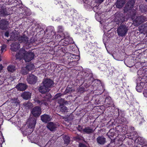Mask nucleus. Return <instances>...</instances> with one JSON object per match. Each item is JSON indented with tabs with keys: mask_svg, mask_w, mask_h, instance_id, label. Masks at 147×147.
Wrapping results in <instances>:
<instances>
[{
	"mask_svg": "<svg viewBox=\"0 0 147 147\" xmlns=\"http://www.w3.org/2000/svg\"><path fill=\"white\" fill-rule=\"evenodd\" d=\"M34 56V54L32 52H27L25 50L21 49L16 55V59H22L26 62H29L32 60Z\"/></svg>",
	"mask_w": 147,
	"mask_h": 147,
	"instance_id": "obj_1",
	"label": "nucleus"
},
{
	"mask_svg": "<svg viewBox=\"0 0 147 147\" xmlns=\"http://www.w3.org/2000/svg\"><path fill=\"white\" fill-rule=\"evenodd\" d=\"M128 30V27L126 25H122L118 27L117 33L119 36H125L127 33Z\"/></svg>",
	"mask_w": 147,
	"mask_h": 147,
	"instance_id": "obj_2",
	"label": "nucleus"
},
{
	"mask_svg": "<svg viewBox=\"0 0 147 147\" xmlns=\"http://www.w3.org/2000/svg\"><path fill=\"white\" fill-rule=\"evenodd\" d=\"M51 97V96L50 94L47 93L46 94V95L44 96V99L42 100H36V102L39 105H41L42 104H44L45 106H47L48 105L47 102L49 100Z\"/></svg>",
	"mask_w": 147,
	"mask_h": 147,
	"instance_id": "obj_3",
	"label": "nucleus"
},
{
	"mask_svg": "<svg viewBox=\"0 0 147 147\" xmlns=\"http://www.w3.org/2000/svg\"><path fill=\"white\" fill-rule=\"evenodd\" d=\"M41 109L38 106H36L32 108L31 110V114L36 117H38L41 113Z\"/></svg>",
	"mask_w": 147,
	"mask_h": 147,
	"instance_id": "obj_4",
	"label": "nucleus"
},
{
	"mask_svg": "<svg viewBox=\"0 0 147 147\" xmlns=\"http://www.w3.org/2000/svg\"><path fill=\"white\" fill-rule=\"evenodd\" d=\"M147 21V18L144 16H140L137 17L134 22L135 26H138L142 23Z\"/></svg>",
	"mask_w": 147,
	"mask_h": 147,
	"instance_id": "obj_5",
	"label": "nucleus"
},
{
	"mask_svg": "<svg viewBox=\"0 0 147 147\" xmlns=\"http://www.w3.org/2000/svg\"><path fill=\"white\" fill-rule=\"evenodd\" d=\"M115 21L118 22V24H122L125 21L124 16L123 13H117L115 14Z\"/></svg>",
	"mask_w": 147,
	"mask_h": 147,
	"instance_id": "obj_6",
	"label": "nucleus"
},
{
	"mask_svg": "<svg viewBox=\"0 0 147 147\" xmlns=\"http://www.w3.org/2000/svg\"><path fill=\"white\" fill-rule=\"evenodd\" d=\"M26 80L29 84H34L37 82V78L34 75L31 74L27 76Z\"/></svg>",
	"mask_w": 147,
	"mask_h": 147,
	"instance_id": "obj_7",
	"label": "nucleus"
},
{
	"mask_svg": "<svg viewBox=\"0 0 147 147\" xmlns=\"http://www.w3.org/2000/svg\"><path fill=\"white\" fill-rule=\"evenodd\" d=\"M135 3L134 0H129L124 8V12H127L133 8Z\"/></svg>",
	"mask_w": 147,
	"mask_h": 147,
	"instance_id": "obj_8",
	"label": "nucleus"
},
{
	"mask_svg": "<svg viewBox=\"0 0 147 147\" xmlns=\"http://www.w3.org/2000/svg\"><path fill=\"white\" fill-rule=\"evenodd\" d=\"M135 3L134 0H129L124 8V12H127L133 8Z\"/></svg>",
	"mask_w": 147,
	"mask_h": 147,
	"instance_id": "obj_9",
	"label": "nucleus"
},
{
	"mask_svg": "<svg viewBox=\"0 0 147 147\" xmlns=\"http://www.w3.org/2000/svg\"><path fill=\"white\" fill-rule=\"evenodd\" d=\"M73 57L70 58V61L69 63V64L71 66H75L77 65L78 61L79 60V57L78 56L71 54Z\"/></svg>",
	"mask_w": 147,
	"mask_h": 147,
	"instance_id": "obj_10",
	"label": "nucleus"
},
{
	"mask_svg": "<svg viewBox=\"0 0 147 147\" xmlns=\"http://www.w3.org/2000/svg\"><path fill=\"white\" fill-rule=\"evenodd\" d=\"M42 83L45 87L50 89L53 84V82L50 79H45L43 81Z\"/></svg>",
	"mask_w": 147,
	"mask_h": 147,
	"instance_id": "obj_11",
	"label": "nucleus"
},
{
	"mask_svg": "<svg viewBox=\"0 0 147 147\" xmlns=\"http://www.w3.org/2000/svg\"><path fill=\"white\" fill-rule=\"evenodd\" d=\"M32 40V39H31L30 42H29L28 41V38L24 35L23 36H20L18 38V40L20 43L23 42L28 44H30V43L34 42V41Z\"/></svg>",
	"mask_w": 147,
	"mask_h": 147,
	"instance_id": "obj_12",
	"label": "nucleus"
},
{
	"mask_svg": "<svg viewBox=\"0 0 147 147\" xmlns=\"http://www.w3.org/2000/svg\"><path fill=\"white\" fill-rule=\"evenodd\" d=\"M95 129H94L93 128L89 127H85L82 129V131L84 134H90L93 133Z\"/></svg>",
	"mask_w": 147,
	"mask_h": 147,
	"instance_id": "obj_13",
	"label": "nucleus"
},
{
	"mask_svg": "<svg viewBox=\"0 0 147 147\" xmlns=\"http://www.w3.org/2000/svg\"><path fill=\"white\" fill-rule=\"evenodd\" d=\"M9 24L8 22L6 20L3 19L0 21V29L5 30Z\"/></svg>",
	"mask_w": 147,
	"mask_h": 147,
	"instance_id": "obj_14",
	"label": "nucleus"
},
{
	"mask_svg": "<svg viewBox=\"0 0 147 147\" xmlns=\"http://www.w3.org/2000/svg\"><path fill=\"white\" fill-rule=\"evenodd\" d=\"M28 86L26 84L20 83L18 84L16 88L18 90L23 91L25 90L27 88Z\"/></svg>",
	"mask_w": 147,
	"mask_h": 147,
	"instance_id": "obj_15",
	"label": "nucleus"
},
{
	"mask_svg": "<svg viewBox=\"0 0 147 147\" xmlns=\"http://www.w3.org/2000/svg\"><path fill=\"white\" fill-rule=\"evenodd\" d=\"M41 120L44 122L47 123L51 120V117L49 115L45 114L40 117Z\"/></svg>",
	"mask_w": 147,
	"mask_h": 147,
	"instance_id": "obj_16",
	"label": "nucleus"
},
{
	"mask_svg": "<svg viewBox=\"0 0 147 147\" xmlns=\"http://www.w3.org/2000/svg\"><path fill=\"white\" fill-rule=\"evenodd\" d=\"M29 126L28 127L32 129L34 128L36 124V120L33 118H31L28 120Z\"/></svg>",
	"mask_w": 147,
	"mask_h": 147,
	"instance_id": "obj_17",
	"label": "nucleus"
},
{
	"mask_svg": "<svg viewBox=\"0 0 147 147\" xmlns=\"http://www.w3.org/2000/svg\"><path fill=\"white\" fill-rule=\"evenodd\" d=\"M11 50L13 51H16L20 47V44L17 42H15L12 43L11 45Z\"/></svg>",
	"mask_w": 147,
	"mask_h": 147,
	"instance_id": "obj_18",
	"label": "nucleus"
},
{
	"mask_svg": "<svg viewBox=\"0 0 147 147\" xmlns=\"http://www.w3.org/2000/svg\"><path fill=\"white\" fill-rule=\"evenodd\" d=\"M96 140L97 143L103 145L106 142V139L103 136L98 137Z\"/></svg>",
	"mask_w": 147,
	"mask_h": 147,
	"instance_id": "obj_19",
	"label": "nucleus"
},
{
	"mask_svg": "<svg viewBox=\"0 0 147 147\" xmlns=\"http://www.w3.org/2000/svg\"><path fill=\"white\" fill-rule=\"evenodd\" d=\"M125 2V0H117L115 5L117 8H120L123 6Z\"/></svg>",
	"mask_w": 147,
	"mask_h": 147,
	"instance_id": "obj_20",
	"label": "nucleus"
},
{
	"mask_svg": "<svg viewBox=\"0 0 147 147\" xmlns=\"http://www.w3.org/2000/svg\"><path fill=\"white\" fill-rule=\"evenodd\" d=\"M47 127L51 131H54L57 127V125L53 122H50L48 123Z\"/></svg>",
	"mask_w": 147,
	"mask_h": 147,
	"instance_id": "obj_21",
	"label": "nucleus"
},
{
	"mask_svg": "<svg viewBox=\"0 0 147 147\" xmlns=\"http://www.w3.org/2000/svg\"><path fill=\"white\" fill-rule=\"evenodd\" d=\"M38 89L39 92L42 94H44L46 92H49L50 90V89L45 87L43 84V85L40 86Z\"/></svg>",
	"mask_w": 147,
	"mask_h": 147,
	"instance_id": "obj_22",
	"label": "nucleus"
},
{
	"mask_svg": "<svg viewBox=\"0 0 147 147\" xmlns=\"http://www.w3.org/2000/svg\"><path fill=\"white\" fill-rule=\"evenodd\" d=\"M31 93L30 92H24L22 94L21 96L22 98L26 100L30 99L31 97Z\"/></svg>",
	"mask_w": 147,
	"mask_h": 147,
	"instance_id": "obj_23",
	"label": "nucleus"
},
{
	"mask_svg": "<svg viewBox=\"0 0 147 147\" xmlns=\"http://www.w3.org/2000/svg\"><path fill=\"white\" fill-rule=\"evenodd\" d=\"M24 105L26 108L28 109H30L33 107L32 104L30 102H25Z\"/></svg>",
	"mask_w": 147,
	"mask_h": 147,
	"instance_id": "obj_24",
	"label": "nucleus"
},
{
	"mask_svg": "<svg viewBox=\"0 0 147 147\" xmlns=\"http://www.w3.org/2000/svg\"><path fill=\"white\" fill-rule=\"evenodd\" d=\"M105 102L107 104L109 105H112L113 102L110 97H107L106 98Z\"/></svg>",
	"mask_w": 147,
	"mask_h": 147,
	"instance_id": "obj_25",
	"label": "nucleus"
},
{
	"mask_svg": "<svg viewBox=\"0 0 147 147\" xmlns=\"http://www.w3.org/2000/svg\"><path fill=\"white\" fill-rule=\"evenodd\" d=\"M140 10L143 13H145L147 11V7L143 5H141L140 6Z\"/></svg>",
	"mask_w": 147,
	"mask_h": 147,
	"instance_id": "obj_26",
	"label": "nucleus"
},
{
	"mask_svg": "<svg viewBox=\"0 0 147 147\" xmlns=\"http://www.w3.org/2000/svg\"><path fill=\"white\" fill-rule=\"evenodd\" d=\"M7 70L8 71L13 72L16 69L15 66L12 65H10L7 67Z\"/></svg>",
	"mask_w": 147,
	"mask_h": 147,
	"instance_id": "obj_27",
	"label": "nucleus"
},
{
	"mask_svg": "<svg viewBox=\"0 0 147 147\" xmlns=\"http://www.w3.org/2000/svg\"><path fill=\"white\" fill-rule=\"evenodd\" d=\"M63 140L65 143V144L67 145L69 143L70 141V139L68 136H65V137L64 138Z\"/></svg>",
	"mask_w": 147,
	"mask_h": 147,
	"instance_id": "obj_28",
	"label": "nucleus"
},
{
	"mask_svg": "<svg viewBox=\"0 0 147 147\" xmlns=\"http://www.w3.org/2000/svg\"><path fill=\"white\" fill-rule=\"evenodd\" d=\"M78 91L80 93H83L85 91V88L83 86H80L77 89Z\"/></svg>",
	"mask_w": 147,
	"mask_h": 147,
	"instance_id": "obj_29",
	"label": "nucleus"
},
{
	"mask_svg": "<svg viewBox=\"0 0 147 147\" xmlns=\"http://www.w3.org/2000/svg\"><path fill=\"white\" fill-rule=\"evenodd\" d=\"M26 67L28 70L29 71H31L32 70L34 69V65L32 64H30L27 65Z\"/></svg>",
	"mask_w": 147,
	"mask_h": 147,
	"instance_id": "obj_30",
	"label": "nucleus"
},
{
	"mask_svg": "<svg viewBox=\"0 0 147 147\" xmlns=\"http://www.w3.org/2000/svg\"><path fill=\"white\" fill-rule=\"evenodd\" d=\"M28 70L26 67H23L22 69V72L24 75H26L28 73Z\"/></svg>",
	"mask_w": 147,
	"mask_h": 147,
	"instance_id": "obj_31",
	"label": "nucleus"
},
{
	"mask_svg": "<svg viewBox=\"0 0 147 147\" xmlns=\"http://www.w3.org/2000/svg\"><path fill=\"white\" fill-rule=\"evenodd\" d=\"M61 111L62 112H65L67 110V107L64 105H60Z\"/></svg>",
	"mask_w": 147,
	"mask_h": 147,
	"instance_id": "obj_32",
	"label": "nucleus"
},
{
	"mask_svg": "<svg viewBox=\"0 0 147 147\" xmlns=\"http://www.w3.org/2000/svg\"><path fill=\"white\" fill-rule=\"evenodd\" d=\"M64 99L60 98L58 100V102L61 105H63V104L64 103Z\"/></svg>",
	"mask_w": 147,
	"mask_h": 147,
	"instance_id": "obj_33",
	"label": "nucleus"
},
{
	"mask_svg": "<svg viewBox=\"0 0 147 147\" xmlns=\"http://www.w3.org/2000/svg\"><path fill=\"white\" fill-rule=\"evenodd\" d=\"M63 30V27L62 26H59L58 27V32L59 33L62 32Z\"/></svg>",
	"mask_w": 147,
	"mask_h": 147,
	"instance_id": "obj_34",
	"label": "nucleus"
},
{
	"mask_svg": "<svg viewBox=\"0 0 147 147\" xmlns=\"http://www.w3.org/2000/svg\"><path fill=\"white\" fill-rule=\"evenodd\" d=\"M113 129H111L108 132V134L109 135L111 136H113L114 135L115 133L113 132Z\"/></svg>",
	"mask_w": 147,
	"mask_h": 147,
	"instance_id": "obj_35",
	"label": "nucleus"
},
{
	"mask_svg": "<svg viewBox=\"0 0 147 147\" xmlns=\"http://www.w3.org/2000/svg\"><path fill=\"white\" fill-rule=\"evenodd\" d=\"M72 91V89L71 88L67 87L65 91L66 93H71Z\"/></svg>",
	"mask_w": 147,
	"mask_h": 147,
	"instance_id": "obj_36",
	"label": "nucleus"
},
{
	"mask_svg": "<svg viewBox=\"0 0 147 147\" xmlns=\"http://www.w3.org/2000/svg\"><path fill=\"white\" fill-rule=\"evenodd\" d=\"M1 13L3 16H6L9 14L5 10H3V11H1Z\"/></svg>",
	"mask_w": 147,
	"mask_h": 147,
	"instance_id": "obj_37",
	"label": "nucleus"
},
{
	"mask_svg": "<svg viewBox=\"0 0 147 147\" xmlns=\"http://www.w3.org/2000/svg\"><path fill=\"white\" fill-rule=\"evenodd\" d=\"M6 48V46L5 45L2 46L1 48V50L2 52H3L5 50V49Z\"/></svg>",
	"mask_w": 147,
	"mask_h": 147,
	"instance_id": "obj_38",
	"label": "nucleus"
},
{
	"mask_svg": "<svg viewBox=\"0 0 147 147\" xmlns=\"http://www.w3.org/2000/svg\"><path fill=\"white\" fill-rule=\"evenodd\" d=\"M61 95V94L60 93L57 94L55 95V98H58L60 97Z\"/></svg>",
	"mask_w": 147,
	"mask_h": 147,
	"instance_id": "obj_39",
	"label": "nucleus"
},
{
	"mask_svg": "<svg viewBox=\"0 0 147 147\" xmlns=\"http://www.w3.org/2000/svg\"><path fill=\"white\" fill-rule=\"evenodd\" d=\"M143 93L144 96L145 97H147V91L146 90L144 91Z\"/></svg>",
	"mask_w": 147,
	"mask_h": 147,
	"instance_id": "obj_40",
	"label": "nucleus"
},
{
	"mask_svg": "<svg viewBox=\"0 0 147 147\" xmlns=\"http://www.w3.org/2000/svg\"><path fill=\"white\" fill-rule=\"evenodd\" d=\"M143 93L144 96L145 97H147V91L146 90L144 91Z\"/></svg>",
	"mask_w": 147,
	"mask_h": 147,
	"instance_id": "obj_41",
	"label": "nucleus"
},
{
	"mask_svg": "<svg viewBox=\"0 0 147 147\" xmlns=\"http://www.w3.org/2000/svg\"><path fill=\"white\" fill-rule=\"evenodd\" d=\"M5 35L7 37H8L9 35V33L8 32H6L5 33Z\"/></svg>",
	"mask_w": 147,
	"mask_h": 147,
	"instance_id": "obj_42",
	"label": "nucleus"
},
{
	"mask_svg": "<svg viewBox=\"0 0 147 147\" xmlns=\"http://www.w3.org/2000/svg\"><path fill=\"white\" fill-rule=\"evenodd\" d=\"M79 147H86V146L83 144H79Z\"/></svg>",
	"mask_w": 147,
	"mask_h": 147,
	"instance_id": "obj_43",
	"label": "nucleus"
},
{
	"mask_svg": "<svg viewBox=\"0 0 147 147\" xmlns=\"http://www.w3.org/2000/svg\"><path fill=\"white\" fill-rule=\"evenodd\" d=\"M104 0H98V2L100 3H102Z\"/></svg>",
	"mask_w": 147,
	"mask_h": 147,
	"instance_id": "obj_44",
	"label": "nucleus"
},
{
	"mask_svg": "<svg viewBox=\"0 0 147 147\" xmlns=\"http://www.w3.org/2000/svg\"><path fill=\"white\" fill-rule=\"evenodd\" d=\"M144 143V141L143 140H141V141H140V143L139 144H143Z\"/></svg>",
	"mask_w": 147,
	"mask_h": 147,
	"instance_id": "obj_45",
	"label": "nucleus"
},
{
	"mask_svg": "<svg viewBox=\"0 0 147 147\" xmlns=\"http://www.w3.org/2000/svg\"><path fill=\"white\" fill-rule=\"evenodd\" d=\"M3 67L2 65H0V71L3 69Z\"/></svg>",
	"mask_w": 147,
	"mask_h": 147,
	"instance_id": "obj_46",
	"label": "nucleus"
},
{
	"mask_svg": "<svg viewBox=\"0 0 147 147\" xmlns=\"http://www.w3.org/2000/svg\"><path fill=\"white\" fill-rule=\"evenodd\" d=\"M78 128H79V130H80V129H81L82 128V127L80 126L79 125L78 126Z\"/></svg>",
	"mask_w": 147,
	"mask_h": 147,
	"instance_id": "obj_47",
	"label": "nucleus"
},
{
	"mask_svg": "<svg viewBox=\"0 0 147 147\" xmlns=\"http://www.w3.org/2000/svg\"><path fill=\"white\" fill-rule=\"evenodd\" d=\"M141 138L140 137L138 138V140L139 141L140 140H141Z\"/></svg>",
	"mask_w": 147,
	"mask_h": 147,
	"instance_id": "obj_48",
	"label": "nucleus"
},
{
	"mask_svg": "<svg viewBox=\"0 0 147 147\" xmlns=\"http://www.w3.org/2000/svg\"><path fill=\"white\" fill-rule=\"evenodd\" d=\"M124 115L123 114H122V117H123L124 116Z\"/></svg>",
	"mask_w": 147,
	"mask_h": 147,
	"instance_id": "obj_49",
	"label": "nucleus"
},
{
	"mask_svg": "<svg viewBox=\"0 0 147 147\" xmlns=\"http://www.w3.org/2000/svg\"><path fill=\"white\" fill-rule=\"evenodd\" d=\"M120 113L119 112V116H120Z\"/></svg>",
	"mask_w": 147,
	"mask_h": 147,
	"instance_id": "obj_50",
	"label": "nucleus"
},
{
	"mask_svg": "<svg viewBox=\"0 0 147 147\" xmlns=\"http://www.w3.org/2000/svg\"><path fill=\"white\" fill-rule=\"evenodd\" d=\"M55 3H56V4H57V2H55Z\"/></svg>",
	"mask_w": 147,
	"mask_h": 147,
	"instance_id": "obj_51",
	"label": "nucleus"
},
{
	"mask_svg": "<svg viewBox=\"0 0 147 147\" xmlns=\"http://www.w3.org/2000/svg\"><path fill=\"white\" fill-rule=\"evenodd\" d=\"M132 129H134V127H132Z\"/></svg>",
	"mask_w": 147,
	"mask_h": 147,
	"instance_id": "obj_52",
	"label": "nucleus"
},
{
	"mask_svg": "<svg viewBox=\"0 0 147 147\" xmlns=\"http://www.w3.org/2000/svg\"><path fill=\"white\" fill-rule=\"evenodd\" d=\"M132 129H134V127H132Z\"/></svg>",
	"mask_w": 147,
	"mask_h": 147,
	"instance_id": "obj_53",
	"label": "nucleus"
},
{
	"mask_svg": "<svg viewBox=\"0 0 147 147\" xmlns=\"http://www.w3.org/2000/svg\"><path fill=\"white\" fill-rule=\"evenodd\" d=\"M140 26L139 27V29H140Z\"/></svg>",
	"mask_w": 147,
	"mask_h": 147,
	"instance_id": "obj_54",
	"label": "nucleus"
},
{
	"mask_svg": "<svg viewBox=\"0 0 147 147\" xmlns=\"http://www.w3.org/2000/svg\"><path fill=\"white\" fill-rule=\"evenodd\" d=\"M145 0V1H146L147 2V0Z\"/></svg>",
	"mask_w": 147,
	"mask_h": 147,
	"instance_id": "obj_55",
	"label": "nucleus"
},
{
	"mask_svg": "<svg viewBox=\"0 0 147 147\" xmlns=\"http://www.w3.org/2000/svg\"><path fill=\"white\" fill-rule=\"evenodd\" d=\"M32 131H33V129H32Z\"/></svg>",
	"mask_w": 147,
	"mask_h": 147,
	"instance_id": "obj_56",
	"label": "nucleus"
}]
</instances>
